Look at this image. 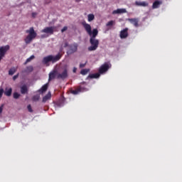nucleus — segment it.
<instances>
[{
	"label": "nucleus",
	"mask_w": 182,
	"mask_h": 182,
	"mask_svg": "<svg viewBox=\"0 0 182 182\" xmlns=\"http://www.w3.org/2000/svg\"><path fill=\"white\" fill-rule=\"evenodd\" d=\"M99 34V31L97 28L93 29L92 35L90 36V46L88 47L89 52H92L93 50H96L97 48H99V40L96 39V36Z\"/></svg>",
	"instance_id": "f257e3e1"
},
{
	"label": "nucleus",
	"mask_w": 182,
	"mask_h": 182,
	"mask_svg": "<svg viewBox=\"0 0 182 182\" xmlns=\"http://www.w3.org/2000/svg\"><path fill=\"white\" fill-rule=\"evenodd\" d=\"M62 58V54L58 53L56 55H50L43 58V63L46 65V66H49V62H52V63H56L58 60H60Z\"/></svg>",
	"instance_id": "f03ea898"
},
{
	"label": "nucleus",
	"mask_w": 182,
	"mask_h": 182,
	"mask_svg": "<svg viewBox=\"0 0 182 182\" xmlns=\"http://www.w3.org/2000/svg\"><path fill=\"white\" fill-rule=\"evenodd\" d=\"M26 33H28V35L25 38L24 42L26 45H29L38 36V34L35 32L33 27H31L28 30H26Z\"/></svg>",
	"instance_id": "7ed1b4c3"
},
{
	"label": "nucleus",
	"mask_w": 182,
	"mask_h": 182,
	"mask_svg": "<svg viewBox=\"0 0 182 182\" xmlns=\"http://www.w3.org/2000/svg\"><path fill=\"white\" fill-rule=\"evenodd\" d=\"M78 46L79 45H77V43L69 45V49L67 51V55H73V53H75V52H77Z\"/></svg>",
	"instance_id": "20e7f679"
},
{
	"label": "nucleus",
	"mask_w": 182,
	"mask_h": 182,
	"mask_svg": "<svg viewBox=\"0 0 182 182\" xmlns=\"http://www.w3.org/2000/svg\"><path fill=\"white\" fill-rule=\"evenodd\" d=\"M82 25L89 36H92V35H93V30L92 31V26L90 24L86 23V21H84L82 23Z\"/></svg>",
	"instance_id": "39448f33"
},
{
	"label": "nucleus",
	"mask_w": 182,
	"mask_h": 182,
	"mask_svg": "<svg viewBox=\"0 0 182 182\" xmlns=\"http://www.w3.org/2000/svg\"><path fill=\"white\" fill-rule=\"evenodd\" d=\"M110 69V65L109 63H104L100 68H99V73L100 74H103L106 73Z\"/></svg>",
	"instance_id": "423d86ee"
},
{
	"label": "nucleus",
	"mask_w": 182,
	"mask_h": 182,
	"mask_svg": "<svg viewBox=\"0 0 182 182\" xmlns=\"http://www.w3.org/2000/svg\"><path fill=\"white\" fill-rule=\"evenodd\" d=\"M9 50V46H2L0 48V62L2 60V58L5 56V53Z\"/></svg>",
	"instance_id": "0eeeda50"
},
{
	"label": "nucleus",
	"mask_w": 182,
	"mask_h": 182,
	"mask_svg": "<svg viewBox=\"0 0 182 182\" xmlns=\"http://www.w3.org/2000/svg\"><path fill=\"white\" fill-rule=\"evenodd\" d=\"M54 31H55V27L50 26V27H46L41 31V32L42 33H48L49 35H53Z\"/></svg>",
	"instance_id": "6e6552de"
},
{
	"label": "nucleus",
	"mask_w": 182,
	"mask_h": 182,
	"mask_svg": "<svg viewBox=\"0 0 182 182\" xmlns=\"http://www.w3.org/2000/svg\"><path fill=\"white\" fill-rule=\"evenodd\" d=\"M68 77V70L65 69L62 73H58L57 75V79H66Z\"/></svg>",
	"instance_id": "1a4fd4ad"
},
{
	"label": "nucleus",
	"mask_w": 182,
	"mask_h": 182,
	"mask_svg": "<svg viewBox=\"0 0 182 182\" xmlns=\"http://www.w3.org/2000/svg\"><path fill=\"white\" fill-rule=\"evenodd\" d=\"M128 31H129V28H124V30L121 31L120 32L121 39H126V38L129 36V33H127Z\"/></svg>",
	"instance_id": "9d476101"
},
{
	"label": "nucleus",
	"mask_w": 182,
	"mask_h": 182,
	"mask_svg": "<svg viewBox=\"0 0 182 182\" xmlns=\"http://www.w3.org/2000/svg\"><path fill=\"white\" fill-rule=\"evenodd\" d=\"M20 92L21 95H28L29 90L28 89V86L26 85H23L20 87Z\"/></svg>",
	"instance_id": "9b49d317"
},
{
	"label": "nucleus",
	"mask_w": 182,
	"mask_h": 182,
	"mask_svg": "<svg viewBox=\"0 0 182 182\" xmlns=\"http://www.w3.org/2000/svg\"><path fill=\"white\" fill-rule=\"evenodd\" d=\"M163 4L162 1H155L152 4V9H157L160 8V5Z\"/></svg>",
	"instance_id": "f8f14e48"
},
{
	"label": "nucleus",
	"mask_w": 182,
	"mask_h": 182,
	"mask_svg": "<svg viewBox=\"0 0 182 182\" xmlns=\"http://www.w3.org/2000/svg\"><path fill=\"white\" fill-rule=\"evenodd\" d=\"M130 23L134 25L135 28H139V18H129Z\"/></svg>",
	"instance_id": "ddd939ff"
},
{
	"label": "nucleus",
	"mask_w": 182,
	"mask_h": 182,
	"mask_svg": "<svg viewBox=\"0 0 182 182\" xmlns=\"http://www.w3.org/2000/svg\"><path fill=\"white\" fill-rule=\"evenodd\" d=\"M127 10L126 9H117L112 11L113 15H116V14H127Z\"/></svg>",
	"instance_id": "4468645a"
},
{
	"label": "nucleus",
	"mask_w": 182,
	"mask_h": 182,
	"mask_svg": "<svg viewBox=\"0 0 182 182\" xmlns=\"http://www.w3.org/2000/svg\"><path fill=\"white\" fill-rule=\"evenodd\" d=\"M136 6H149V3L146 1H135Z\"/></svg>",
	"instance_id": "2eb2a0df"
},
{
	"label": "nucleus",
	"mask_w": 182,
	"mask_h": 182,
	"mask_svg": "<svg viewBox=\"0 0 182 182\" xmlns=\"http://www.w3.org/2000/svg\"><path fill=\"white\" fill-rule=\"evenodd\" d=\"M58 72L56 71H53L52 73H50L48 80H53V79H55L56 76L58 77Z\"/></svg>",
	"instance_id": "dca6fc26"
},
{
	"label": "nucleus",
	"mask_w": 182,
	"mask_h": 182,
	"mask_svg": "<svg viewBox=\"0 0 182 182\" xmlns=\"http://www.w3.org/2000/svg\"><path fill=\"white\" fill-rule=\"evenodd\" d=\"M114 25H116V21L113 20H111L106 23V26L108 29H112V26H114Z\"/></svg>",
	"instance_id": "f3484780"
},
{
	"label": "nucleus",
	"mask_w": 182,
	"mask_h": 182,
	"mask_svg": "<svg viewBox=\"0 0 182 182\" xmlns=\"http://www.w3.org/2000/svg\"><path fill=\"white\" fill-rule=\"evenodd\" d=\"M87 77L88 79H97L98 77H100V73L90 74Z\"/></svg>",
	"instance_id": "a211bd4d"
},
{
	"label": "nucleus",
	"mask_w": 182,
	"mask_h": 182,
	"mask_svg": "<svg viewBox=\"0 0 182 182\" xmlns=\"http://www.w3.org/2000/svg\"><path fill=\"white\" fill-rule=\"evenodd\" d=\"M49 85L46 83V85H43L42 87L38 90L39 93H45L48 90V87Z\"/></svg>",
	"instance_id": "6ab92c4d"
},
{
	"label": "nucleus",
	"mask_w": 182,
	"mask_h": 182,
	"mask_svg": "<svg viewBox=\"0 0 182 182\" xmlns=\"http://www.w3.org/2000/svg\"><path fill=\"white\" fill-rule=\"evenodd\" d=\"M50 97H52V95L50 92H48L46 96L43 97V103H46L48 100H50Z\"/></svg>",
	"instance_id": "aec40b11"
},
{
	"label": "nucleus",
	"mask_w": 182,
	"mask_h": 182,
	"mask_svg": "<svg viewBox=\"0 0 182 182\" xmlns=\"http://www.w3.org/2000/svg\"><path fill=\"white\" fill-rule=\"evenodd\" d=\"M78 90H80V93L82 92H87L89 89L83 85L78 86Z\"/></svg>",
	"instance_id": "412c9836"
},
{
	"label": "nucleus",
	"mask_w": 182,
	"mask_h": 182,
	"mask_svg": "<svg viewBox=\"0 0 182 182\" xmlns=\"http://www.w3.org/2000/svg\"><path fill=\"white\" fill-rule=\"evenodd\" d=\"M16 68H11L9 70V75H10V76H12V75L15 74L16 73Z\"/></svg>",
	"instance_id": "4be33fe9"
},
{
	"label": "nucleus",
	"mask_w": 182,
	"mask_h": 182,
	"mask_svg": "<svg viewBox=\"0 0 182 182\" xmlns=\"http://www.w3.org/2000/svg\"><path fill=\"white\" fill-rule=\"evenodd\" d=\"M87 18L88 22H92V21L95 20V15L92 14H88Z\"/></svg>",
	"instance_id": "5701e85b"
},
{
	"label": "nucleus",
	"mask_w": 182,
	"mask_h": 182,
	"mask_svg": "<svg viewBox=\"0 0 182 182\" xmlns=\"http://www.w3.org/2000/svg\"><path fill=\"white\" fill-rule=\"evenodd\" d=\"M70 93H72V95H79V93H80L79 87H77L75 90H71Z\"/></svg>",
	"instance_id": "b1692460"
},
{
	"label": "nucleus",
	"mask_w": 182,
	"mask_h": 182,
	"mask_svg": "<svg viewBox=\"0 0 182 182\" xmlns=\"http://www.w3.org/2000/svg\"><path fill=\"white\" fill-rule=\"evenodd\" d=\"M4 95L6 96H11L12 95V88H9V90H6L4 92Z\"/></svg>",
	"instance_id": "393cba45"
},
{
	"label": "nucleus",
	"mask_w": 182,
	"mask_h": 182,
	"mask_svg": "<svg viewBox=\"0 0 182 182\" xmlns=\"http://www.w3.org/2000/svg\"><path fill=\"white\" fill-rule=\"evenodd\" d=\"M89 72H90V69H82L81 71H80V73L81 75H87V73H89Z\"/></svg>",
	"instance_id": "a878e982"
},
{
	"label": "nucleus",
	"mask_w": 182,
	"mask_h": 182,
	"mask_svg": "<svg viewBox=\"0 0 182 182\" xmlns=\"http://www.w3.org/2000/svg\"><path fill=\"white\" fill-rule=\"evenodd\" d=\"M41 98V96L39 95H34L33 97H32V100L33 102H38V100H39V99Z\"/></svg>",
	"instance_id": "bb28decb"
},
{
	"label": "nucleus",
	"mask_w": 182,
	"mask_h": 182,
	"mask_svg": "<svg viewBox=\"0 0 182 182\" xmlns=\"http://www.w3.org/2000/svg\"><path fill=\"white\" fill-rule=\"evenodd\" d=\"M13 97H14V99H18V97H21V94L18 92H14Z\"/></svg>",
	"instance_id": "cd10ccee"
},
{
	"label": "nucleus",
	"mask_w": 182,
	"mask_h": 182,
	"mask_svg": "<svg viewBox=\"0 0 182 182\" xmlns=\"http://www.w3.org/2000/svg\"><path fill=\"white\" fill-rule=\"evenodd\" d=\"M32 59H35V55H31L30 58H28L26 60V63H28V62H31V60H32Z\"/></svg>",
	"instance_id": "c85d7f7f"
},
{
	"label": "nucleus",
	"mask_w": 182,
	"mask_h": 182,
	"mask_svg": "<svg viewBox=\"0 0 182 182\" xmlns=\"http://www.w3.org/2000/svg\"><path fill=\"white\" fill-rule=\"evenodd\" d=\"M27 109H28V112H29L30 113L33 112V109H32V106H31V105H28L27 106Z\"/></svg>",
	"instance_id": "c756f323"
},
{
	"label": "nucleus",
	"mask_w": 182,
	"mask_h": 182,
	"mask_svg": "<svg viewBox=\"0 0 182 182\" xmlns=\"http://www.w3.org/2000/svg\"><path fill=\"white\" fill-rule=\"evenodd\" d=\"M4 105L2 104L1 106L0 107V116L2 114V112L4 111Z\"/></svg>",
	"instance_id": "7c9ffc66"
},
{
	"label": "nucleus",
	"mask_w": 182,
	"mask_h": 182,
	"mask_svg": "<svg viewBox=\"0 0 182 182\" xmlns=\"http://www.w3.org/2000/svg\"><path fill=\"white\" fill-rule=\"evenodd\" d=\"M68 31V26H64L62 29H61V32L62 33H63V32Z\"/></svg>",
	"instance_id": "2f4dec72"
},
{
	"label": "nucleus",
	"mask_w": 182,
	"mask_h": 182,
	"mask_svg": "<svg viewBox=\"0 0 182 182\" xmlns=\"http://www.w3.org/2000/svg\"><path fill=\"white\" fill-rule=\"evenodd\" d=\"M86 63H87V62H85V63L80 64V69H82V68H85V66H86Z\"/></svg>",
	"instance_id": "473e14b6"
},
{
	"label": "nucleus",
	"mask_w": 182,
	"mask_h": 182,
	"mask_svg": "<svg viewBox=\"0 0 182 182\" xmlns=\"http://www.w3.org/2000/svg\"><path fill=\"white\" fill-rule=\"evenodd\" d=\"M27 69L29 72H32V70H33V66H28V67H27Z\"/></svg>",
	"instance_id": "72a5a7b5"
},
{
	"label": "nucleus",
	"mask_w": 182,
	"mask_h": 182,
	"mask_svg": "<svg viewBox=\"0 0 182 182\" xmlns=\"http://www.w3.org/2000/svg\"><path fill=\"white\" fill-rule=\"evenodd\" d=\"M18 77H19V73H18L17 75H16L13 77V80H16V79H18Z\"/></svg>",
	"instance_id": "f704fd0d"
},
{
	"label": "nucleus",
	"mask_w": 182,
	"mask_h": 182,
	"mask_svg": "<svg viewBox=\"0 0 182 182\" xmlns=\"http://www.w3.org/2000/svg\"><path fill=\"white\" fill-rule=\"evenodd\" d=\"M3 95H4V89H0V97H2Z\"/></svg>",
	"instance_id": "c9c22d12"
},
{
	"label": "nucleus",
	"mask_w": 182,
	"mask_h": 182,
	"mask_svg": "<svg viewBox=\"0 0 182 182\" xmlns=\"http://www.w3.org/2000/svg\"><path fill=\"white\" fill-rule=\"evenodd\" d=\"M68 46L69 47V44L68 43H65L64 48H68Z\"/></svg>",
	"instance_id": "e433bc0d"
},
{
	"label": "nucleus",
	"mask_w": 182,
	"mask_h": 182,
	"mask_svg": "<svg viewBox=\"0 0 182 182\" xmlns=\"http://www.w3.org/2000/svg\"><path fill=\"white\" fill-rule=\"evenodd\" d=\"M73 72L74 73H76V68H74L73 70Z\"/></svg>",
	"instance_id": "4c0bfd02"
},
{
	"label": "nucleus",
	"mask_w": 182,
	"mask_h": 182,
	"mask_svg": "<svg viewBox=\"0 0 182 182\" xmlns=\"http://www.w3.org/2000/svg\"><path fill=\"white\" fill-rule=\"evenodd\" d=\"M75 2H80V1H82V0H75Z\"/></svg>",
	"instance_id": "58836bf2"
}]
</instances>
